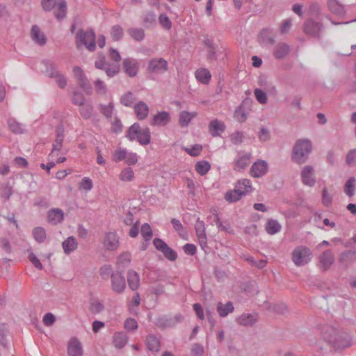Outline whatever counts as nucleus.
Masks as SVG:
<instances>
[{"mask_svg": "<svg viewBox=\"0 0 356 356\" xmlns=\"http://www.w3.org/2000/svg\"><path fill=\"white\" fill-rule=\"evenodd\" d=\"M321 333L324 339L336 350L344 349L353 344V337L349 333L338 331L333 326L324 325Z\"/></svg>", "mask_w": 356, "mask_h": 356, "instance_id": "1", "label": "nucleus"}, {"mask_svg": "<svg viewBox=\"0 0 356 356\" xmlns=\"http://www.w3.org/2000/svg\"><path fill=\"white\" fill-rule=\"evenodd\" d=\"M312 143L308 139L297 140L293 148L292 161L298 164L305 163L312 152Z\"/></svg>", "mask_w": 356, "mask_h": 356, "instance_id": "2", "label": "nucleus"}, {"mask_svg": "<svg viewBox=\"0 0 356 356\" xmlns=\"http://www.w3.org/2000/svg\"><path fill=\"white\" fill-rule=\"evenodd\" d=\"M96 35L92 29H79L75 35L76 47L78 49H81V45H84L86 48L91 52L96 49Z\"/></svg>", "mask_w": 356, "mask_h": 356, "instance_id": "3", "label": "nucleus"}, {"mask_svg": "<svg viewBox=\"0 0 356 356\" xmlns=\"http://www.w3.org/2000/svg\"><path fill=\"white\" fill-rule=\"evenodd\" d=\"M291 258L296 266H302L310 261L312 259V252L309 248L300 245L293 250L291 254Z\"/></svg>", "mask_w": 356, "mask_h": 356, "instance_id": "4", "label": "nucleus"}, {"mask_svg": "<svg viewBox=\"0 0 356 356\" xmlns=\"http://www.w3.org/2000/svg\"><path fill=\"white\" fill-rule=\"evenodd\" d=\"M153 245L157 250L161 251L165 258L171 261H174L177 258V252L170 248L165 242L159 238L153 240Z\"/></svg>", "mask_w": 356, "mask_h": 356, "instance_id": "5", "label": "nucleus"}, {"mask_svg": "<svg viewBox=\"0 0 356 356\" xmlns=\"http://www.w3.org/2000/svg\"><path fill=\"white\" fill-rule=\"evenodd\" d=\"M323 27V26L321 23L315 22L312 19H309L304 23V32L306 35L319 40Z\"/></svg>", "mask_w": 356, "mask_h": 356, "instance_id": "6", "label": "nucleus"}, {"mask_svg": "<svg viewBox=\"0 0 356 356\" xmlns=\"http://www.w3.org/2000/svg\"><path fill=\"white\" fill-rule=\"evenodd\" d=\"M111 289L116 293H122L126 288V281L121 272L112 273L111 275Z\"/></svg>", "mask_w": 356, "mask_h": 356, "instance_id": "7", "label": "nucleus"}, {"mask_svg": "<svg viewBox=\"0 0 356 356\" xmlns=\"http://www.w3.org/2000/svg\"><path fill=\"white\" fill-rule=\"evenodd\" d=\"M252 154L249 152H239L234 161L233 169L235 171H243L250 163Z\"/></svg>", "mask_w": 356, "mask_h": 356, "instance_id": "8", "label": "nucleus"}, {"mask_svg": "<svg viewBox=\"0 0 356 356\" xmlns=\"http://www.w3.org/2000/svg\"><path fill=\"white\" fill-rule=\"evenodd\" d=\"M168 70V62L162 58H152L149 61L147 71L150 73H163Z\"/></svg>", "mask_w": 356, "mask_h": 356, "instance_id": "9", "label": "nucleus"}, {"mask_svg": "<svg viewBox=\"0 0 356 356\" xmlns=\"http://www.w3.org/2000/svg\"><path fill=\"white\" fill-rule=\"evenodd\" d=\"M334 262V257L331 250L324 251L318 257V267L322 272L330 269Z\"/></svg>", "mask_w": 356, "mask_h": 356, "instance_id": "10", "label": "nucleus"}, {"mask_svg": "<svg viewBox=\"0 0 356 356\" xmlns=\"http://www.w3.org/2000/svg\"><path fill=\"white\" fill-rule=\"evenodd\" d=\"M47 72L50 78H54L56 79V82L59 88H64L66 86L67 80L65 76L58 71L54 64L47 63Z\"/></svg>", "mask_w": 356, "mask_h": 356, "instance_id": "11", "label": "nucleus"}, {"mask_svg": "<svg viewBox=\"0 0 356 356\" xmlns=\"http://www.w3.org/2000/svg\"><path fill=\"white\" fill-rule=\"evenodd\" d=\"M252 101L251 99H245L240 106L235 111V117L239 122H244L247 119V115L250 110Z\"/></svg>", "mask_w": 356, "mask_h": 356, "instance_id": "12", "label": "nucleus"}, {"mask_svg": "<svg viewBox=\"0 0 356 356\" xmlns=\"http://www.w3.org/2000/svg\"><path fill=\"white\" fill-rule=\"evenodd\" d=\"M268 170V163L265 161L259 160L252 164L250 173L253 177L259 178L265 175Z\"/></svg>", "mask_w": 356, "mask_h": 356, "instance_id": "13", "label": "nucleus"}, {"mask_svg": "<svg viewBox=\"0 0 356 356\" xmlns=\"http://www.w3.org/2000/svg\"><path fill=\"white\" fill-rule=\"evenodd\" d=\"M301 178L305 185L313 186L316 183L314 168L311 165H305L302 170Z\"/></svg>", "mask_w": 356, "mask_h": 356, "instance_id": "14", "label": "nucleus"}, {"mask_svg": "<svg viewBox=\"0 0 356 356\" xmlns=\"http://www.w3.org/2000/svg\"><path fill=\"white\" fill-rule=\"evenodd\" d=\"M104 246L110 251H113L119 246V238L115 232H108L105 234Z\"/></svg>", "mask_w": 356, "mask_h": 356, "instance_id": "15", "label": "nucleus"}, {"mask_svg": "<svg viewBox=\"0 0 356 356\" xmlns=\"http://www.w3.org/2000/svg\"><path fill=\"white\" fill-rule=\"evenodd\" d=\"M67 354L69 356H82V346L78 339L73 337L70 340L67 346Z\"/></svg>", "mask_w": 356, "mask_h": 356, "instance_id": "16", "label": "nucleus"}, {"mask_svg": "<svg viewBox=\"0 0 356 356\" xmlns=\"http://www.w3.org/2000/svg\"><path fill=\"white\" fill-rule=\"evenodd\" d=\"M64 219V213L63 210L58 208L50 209L47 213V221L51 225H57L63 222Z\"/></svg>", "mask_w": 356, "mask_h": 356, "instance_id": "17", "label": "nucleus"}, {"mask_svg": "<svg viewBox=\"0 0 356 356\" xmlns=\"http://www.w3.org/2000/svg\"><path fill=\"white\" fill-rule=\"evenodd\" d=\"M123 69L129 76H135L138 71L137 62L131 58H127L123 61Z\"/></svg>", "mask_w": 356, "mask_h": 356, "instance_id": "18", "label": "nucleus"}, {"mask_svg": "<svg viewBox=\"0 0 356 356\" xmlns=\"http://www.w3.org/2000/svg\"><path fill=\"white\" fill-rule=\"evenodd\" d=\"M356 261V251L346 250L341 252L339 257V262L343 266L348 267Z\"/></svg>", "mask_w": 356, "mask_h": 356, "instance_id": "19", "label": "nucleus"}, {"mask_svg": "<svg viewBox=\"0 0 356 356\" xmlns=\"http://www.w3.org/2000/svg\"><path fill=\"white\" fill-rule=\"evenodd\" d=\"M184 316L181 314H177L173 317H163L159 319L158 323L163 327H174L177 323L182 322Z\"/></svg>", "mask_w": 356, "mask_h": 356, "instance_id": "20", "label": "nucleus"}, {"mask_svg": "<svg viewBox=\"0 0 356 356\" xmlns=\"http://www.w3.org/2000/svg\"><path fill=\"white\" fill-rule=\"evenodd\" d=\"M31 36L32 40L40 46H43L47 42V38L45 35L41 32L40 29L38 25H33L32 26Z\"/></svg>", "mask_w": 356, "mask_h": 356, "instance_id": "21", "label": "nucleus"}, {"mask_svg": "<svg viewBox=\"0 0 356 356\" xmlns=\"http://www.w3.org/2000/svg\"><path fill=\"white\" fill-rule=\"evenodd\" d=\"M170 121V116L169 113L166 111L159 112L156 114L151 122L152 125L154 126H165Z\"/></svg>", "mask_w": 356, "mask_h": 356, "instance_id": "22", "label": "nucleus"}, {"mask_svg": "<svg viewBox=\"0 0 356 356\" xmlns=\"http://www.w3.org/2000/svg\"><path fill=\"white\" fill-rule=\"evenodd\" d=\"M290 50L289 44L284 42H279L274 49L273 56L277 59H282L290 52Z\"/></svg>", "mask_w": 356, "mask_h": 356, "instance_id": "23", "label": "nucleus"}, {"mask_svg": "<svg viewBox=\"0 0 356 356\" xmlns=\"http://www.w3.org/2000/svg\"><path fill=\"white\" fill-rule=\"evenodd\" d=\"M329 10L336 15H343L345 13L344 6L338 0H327Z\"/></svg>", "mask_w": 356, "mask_h": 356, "instance_id": "24", "label": "nucleus"}, {"mask_svg": "<svg viewBox=\"0 0 356 356\" xmlns=\"http://www.w3.org/2000/svg\"><path fill=\"white\" fill-rule=\"evenodd\" d=\"M257 321V315L250 314H243L236 318V322L243 326H252Z\"/></svg>", "mask_w": 356, "mask_h": 356, "instance_id": "25", "label": "nucleus"}, {"mask_svg": "<svg viewBox=\"0 0 356 356\" xmlns=\"http://www.w3.org/2000/svg\"><path fill=\"white\" fill-rule=\"evenodd\" d=\"M134 111L138 120H144L147 117L149 107L145 102L140 101L134 106Z\"/></svg>", "mask_w": 356, "mask_h": 356, "instance_id": "26", "label": "nucleus"}, {"mask_svg": "<svg viewBox=\"0 0 356 356\" xmlns=\"http://www.w3.org/2000/svg\"><path fill=\"white\" fill-rule=\"evenodd\" d=\"M127 282L128 285L131 290L136 291L138 289L140 285V278L138 274L133 270H129L127 273Z\"/></svg>", "mask_w": 356, "mask_h": 356, "instance_id": "27", "label": "nucleus"}, {"mask_svg": "<svg viewBox=\"0 0 356 356\" xmlns=\"http://www.w3.org/2000/svg\"><path fill=\"white\" fill-rule=\"evenodd\" d=\"M62 246L64 252L69 254L77 248L78 243L74 236H70L63 242Z\"/></svg>", "mask_w": 356, "mask_h": 356, "instance_id": "28", "label": "nucleus"}, {"mask_svg": "<svg viewBox=\"0 0 356 356\" xmlns=\"http://www.w3.org/2000/svg\"><path fill=\"white\" fill-rule=\"evenodd\" d=\"M235 188H238L239 192L243 193V196L252 191L253 188L251 185V182L248 179H243L238 180L236 183Z\"/></svg>", "mask_w": 356, "mask_h": 356, "instance_id": "29", "label": "nucleus"}, {"mask_svg": "<svg viewBox=\"0 0 356 356\" xmlns=\"http://www.w3.org/2000/svg\"><path fill=\"white\" fill-rule=\"evenodd\" d=\"M104 309V305L102 301L96 298H90L89 310L93 314L101 313Z\"/></svg>", "mask_w": 356, "mask_h": 356, "instance_id": "30", "label": "nucleus"}, {"mask_svg": "<svg viewBox=\"0 0 356 356\" xmlns=\"http://www.w3.org/2000/svg\"><path fill=\"white\" fill-rule=\"evenodd\" d=\"M209 131L212 134L222 133L225 131V124L222 121L213 120L209 122Z\"/></svg>", "mask_w": 356, "mask_h": 356, "instance_id": "31", "label": "nucleus"}, {"mask_svg": "<svg viewBox=\"0 0 356 356\" xmlns=\"http://www.w3.org/2000/svg\"><path fill=\"white\" fill-rule=\"evenodd\" d=\"M113 343L117 348H122L127 343V335L124 332H115L113 337Z\"/></svg>", "mask_w": 356, "mask_h": 356, "instance_id": "32", "label": "nucleus"}, {"mask_svg": "<svg viewBox=\"0 0 356 356\" xmlns=\"http://www.w3.org/2000/svg\"><path fill=\"white\" fill-rule=\"evenodd\" d=\"M67 3L65 0H58L57 10L54 12L55 17L60 21L66 17Z\"/></svg>", "mask_w": 356, "mask_h": 356, "instance_id": "33", "label": "nucleus"}, {"mask_svg": "<svg viewBox=\"0 0 356 356\" xmlns=\"http://www.w3.org/2000/svg\"><path fill=\"white\" fill-rule=\"evenodd\" d=\"M196 115V112L190 113L185 111H181L179 115V124L181 127H186Z\"/></svg>", "mask_w": 356, "mask_h": 356, "instance_id": "34", "label": "nucleus"}, {"mask_svg": "<svg viewBox=\"0 0 356 356\" xmlns=\"http://www.w3.org/2000/svg\"><path fill=\"white\" fill-rule=\"evenodd\" d=\"M146 346L151 351L158 352L160 349V341L154 335L149 334L146 339Z\"/></svg>", "mask_w": 356, "mask_h": 356, "instance_id": "35", "label": "nucleus"}, {"mask_svg": "<svg viewBox=\"0 0 356 356\" xmlns=\"http://www.w3.org/2000/svg\"><path fill=\"white\" fill-rule=\"evenodd\" d=\"M217 311L221 317H225L229 313L234 311V306L232 302H227L226 304L218 302L217 305Z\"/></svg>", "mask_w": 356, "mask_h": 356, "instance_id": "36", "label": "nucleus"}, {"mask_svg": "<svg viewBox=\"0 0 356 356\" xmlns=\"http://www.w3.org/2000/svg\"><path fill=\"white\" fill-rule=\"evenodd\" d=\"M195 77L202 83L207 84L209 82L211 75L207 69L202 68L195 72Z\"/></svg>", "mask_w": 356, "mask_h": 356, "instance_id": "37", "label": "nucleus"}, {"mask_svg": "<svg viewBox=\"0 0 356 356\" xmlns=\"http://www.w3.org/2000/svg\"><path fill=\"white\" fill-rule=\"evenodd\" d=\"M281 225L275 220H269L266 226V230L268 234L273 235L281 230Z\"/></svg>", "mask_w": 356, "mask_h": 356, "instance_id": "38", "label": "nucleus"}, {"mask_svg": "<svg viewBox=\"0 0 356 356\" xmlns=\"http://www.w3.org/2000/svg\"><path fill=\"white\" fill-rule=\"evenodd\" d=\"M242 197L243 193L239 192L236 188L234 190L227 191L225 195V199L230 203L239 200Z\"/></svg>", "mask_w": 356, "mask_h": 356, "instance_id": "39", "label": "nucleus"}, {"mask_svg": "<svg viewBox=\"0 0 356 356\" xmlns=\"http://www.w3.org/2000/svg\"><path fill=\"white\" fill-rule=\"evenodd\" d=\"M127 33L136 41H142L145 38V31L141 28H130Z\"/></svg>", "mask_w": 356, "mask_h": 356, "instance_id": "40", "label": "nucleus"}, {"mask_svg": "<svg viewBox=\"0 0 356 356\" xmlns=\"http://www.w3.org/2000/svg\"><path fill=\"white\" fill-rule=\"evenodd\" d=\"M9 130L14 134H23L26 131L24 126L17 122L15 119H9L8 121Z\"/></svg>", "mask_w": 356, "mask_h": 356, "instance_id": "41", "label": "nucleus"}, {"mask_svg": "<svg viewBox=\"0 0 356 356\" xmlns=\"http://www.w3.org/2000/svg\"><path fill=\"white\" fill-rule=\"evenodd\" d=\"M356 179L355 177H351L347 179L344 185V193L348 197H353L355 194V184Z\"/></svg>", "mask_w": 356, "mask_h": 356, "instance_id": "42", "label": "nucleus"}, {"mask_svg": "<svg viewBox=\"0 0 356 356\" xmlns=\"http://www.w3.org/2000/svg\"><path fill=\"white\" fill-rule=\"evenodd\" d=\"M195 168L199 175L203 176L209 172L211 165L207 161H200L195 164Z\"/></svg>", "mask_w": 356, "mask_h": 356, "instance_id": "43", "label": "nucleus"}, {"mask_svg": "<svg viewBox=\"0 0 356 356\" xmlns=\"http://www.w3.org/2000/svg\"><path fill=\"white\" fill-rule=\"evenodd\" d=\"M111 36L114 41L120 40L124 35V31L121 26L115 24L111 29Z\"/></svg>", "mask_w": 356, "mask_h": 356, "instance_id": "44", "label": "nucleus"}, {"mask_svg": "<svg viewBox=\"0 0 356 356\" xmlns=\"http://www.w3.org/2000/svg\"><path fill=\"white\" fill-rule=\"evenodd\" d=\"M104 70L108 77H113L120 72V65L118 63H108Z\"/></svg>", "mask_w": 356, "mask_h": 356, "instance_id": "45", "label": "nucleus"}, {"mask_svg": "<svg viewBox=\"0 0 356 356\" xmlns=\"http://www.w3.org/2000/svg\"><path fill=\"white\" fill-rule=\"evenodd\" d=\"M33 235L36 241L43 243L46 238V232L42 227H37L33 230Z\"/></svg>", "mask_w": 356, "mask_h": 356, "instance_id": "46", "label": "nucleus"}, {"mask_svg": "<svg viewBox=\"0 0 356 356\" xmlns=\"http://www.w3.org/2000/svg\"><path fill=\"white\" fill-rule=\"evenodd\" d=\"M260 38L263 42L270 44L275 43V39L272 35V30L270 29H264L260 33Z\"/></svg>", "mask_w": 356, "mask_h": 356, "instance_id": "47", "label": "nucleus"}, {"mask_svg": "<svg viewBox=\"0 0 356 356\" xmlns=\"http://www.w3.org/2000/svg\"><path fill=\"white\" fill-rule=\"evenodd\" d=\"M130 140H137L140 145H145L150 142V135H127Z\"/></svg>", "mask_w": 356, "mask_h": 356, "instance_id": "48", "label": "nucleus"}, {"mask_svg": "<svg viewBox=\"0 0 356 356\" xmlns=\"http://www.w3.org/2000/svg\"><path fill=\"white\" fill-rule=\"evenodd\" d=\"M136 99L131 92H127L120 98V103L125 106H131Z\"/></svg>", "mask_w": 356, "mask_h": 356, "instance_id": "49", "label": "nucleus"}, {"mask_svg": "<svg viewBox=\"0 0 356 356\" xmlns=\"http://www.w3.org/2000/svg\"><path fill=\"white\" fill-rule=\"evenodd\" d=\"M145 27H149L156 24V15L153 12H147L143 17Z\"/></svg>", "mask_w": 356, "mask_h": 356, "instance_id": "50", "label": "nucleus"}, {"mask_svg": "<svg viewBox=\"0 0 356 356\" xmlns=\"http://www.w3.org/2000/svg\"><path fill=\"white\" fill-rule=\"evenodd\" d=\"M80 113L84 118H89L93 111L92 105L89 102H85L83 105H81Z\"/></svg>", "mask_w": 356, "mask_h": 356, "instance_id": "51", "label": "nucleus"}, {"mask_svg": "<svg viewBox=\"0 0 356 356\" xmlns=\"http://www.w3.org/2000/svg\"><path fill=\"white\" fill-rule=\"evenodd\" d=\"M63 135H57L56 139L54 140L53 143L52 149L49 154V157H53L54 156V153L56 151H60L63 146Z\"/></svg>", "mask_w": 356, "mask_h": 356, "instance_id": "52", "label": "nucleus"}, {"mask_svg": "<svg viewBox=\"0 0 356 356\" xmlns=\"http://www.w3.org/2000/svg\"><path fill=\"white\" fill-rule=\"evenodd\" d=\"M134 174L132 169L129 167L124 168L120 172L119 177L123 181H130L134 179Z\"/></svg>", "mask_w": 356, "mask_h": 356, "instance_id": "53", "label": "nucleus"}, {"mask_svg": "<svg viewBox=\"0 0 356 356\" xmlns=\"http://www.w3.org/2000/svg\"><path fill=\"white\" fill-rule=\"evenodd\" d=\"M140 233L145 241H149L153 236L152 228L148 223H145L142 225Z\"/></svg>", "mask_w": 356, "mask_h": 356, "instance_id": "54", "label": "nucleus"}, {"mask_svg": "<svg viewBox=\"0 0 356 356\" xmlns=\"http://www.w3.org/2000/svg\"><path fill=\"white\" fill-rule=\"evenodd\" d=\"M79 86L87 93H92V86L86 75L77 80Z\"/></svg>", "mask_w": 356, "mask_h": 356, "instance_id": "55", "label": "nucleus"}, {"mask_svg": "<svg viewBox=\"0 0 356 356\" xmlns=\"http://www.w3.org/2000/svg\"><path fill=\"white\" fill-rule=\"evenodd\" d=\"M202 149V147L199 144H195L190 147H184V150L192 156H198L201 153Z\"/></svg>", "mask_w": 356, "mask_h": 356, "instance_id": "56", "label": "nucleus"}, {"mask_svg": "<svg viewBox=\"0 0 356 356\" xmlns=\"http://www.w3.org/2000/svg\"><path fill=\"white\" fill-rule=\"evenodd\" d=\"M72 102L74 105L81 106L83 105V104L86 102V99L81 92L74 91L72 94Z\"/></svg>", "mask_w": 356, "mask_h": 356, "instance_id": "57", "label": "nucleus"}, {"mask_svg": "<svg viewBox=\"0 0 356 356\" xmlns=\"http://www.w3.org/2000/svg\"><path fill=\"white\" fill-rule=\"evenodd\" d=\"M160 24L165 29L170 30L172 27V23L169 17L164 13H162L159 17Z\"/></svg>", "mask_w": 356, "mask_h": 356, "instance_id": "58", "label": "nucleus"}, {"mask_svg": "<svg viewBox=\"0 0 356 356\" xmlns=\"http://www.w3.org/2000/svg\"><path fill=\"white\" fill-rule=\"evenodd\" d=\"M254 96L257 100L262 104H264L267 102V95L266 94L261 90V89L256 88L254 91Z\"/></svg>", "mask_w": 356, "mask_h": 356, "instance_id": "59", "label": "nucleus"}, {"mask_svg": "<svg viewBox=\"0 0 356 356\" xmlns=\"http://www.w3.org/2000/svg\"><path fill=\"white\" fill-rule=\"evenodd\" d=\"M108 63L106 62V57L103 54H99L97 60L95 63L96 68L103 70Z\"/></svg>", "mask_w": 356, "mask_h": 356, "instance_id": "60", "label": "nucleus"}, {"mask_svg": "<svg viewBox=\"0 0 356 356\" xmlns=\"http://www.w3.org/2000/svg\"><path fill=\"white\" fill-rule=\"evenodd\" d=\"M56 4V0H41V5L44 10H52Z\"/></svg>", "mask_w": 356, "mask_h": 356, "instance_id": "61", "label": "nucleus"}, {"mask_svg": "<svg viewBox=\"0 0 356 356\" xmlns=\"http://www.w3.org/2000/svg\"><path fill=\"white\" fill-rule=\"evenodd\" d=\"M332 201V196L328 192L326 188H324L322 191V203L328 207L331 205Z\"/></svg>", "mask_w": 356, "mask_h": 356, "instance_id": "62", "label": "nucleus"}, {"mask_svg": "<svg viewBox=\"0 0 356 356\" xmlns=\"http://www.w3.org/2000/svg\"><path fill=\"white\" fill-rule=\"evenodd\" d=\"M127 152L125 149L118 148L113 154V160L115 162L126 159Z\"/></svg>", "mask_w": 356, "mask_h": 356, "instance_id": "63", "label": "nucleus"}, {"mask_svg": "<svg viewBox=\"0 0 356 356\" xmlns=\"http://www.w3.org/2000/svg\"><path fill=\"white\" fill-rule=\"evenodd\" d=\"M204 354V348L203 346L196 343L193 344L191 349V356H202Z\"/></svg>", "mask_w": 356, "mask_h": 356, "instance_id": "64", "label": "nucleus"}]
</instances>
